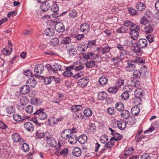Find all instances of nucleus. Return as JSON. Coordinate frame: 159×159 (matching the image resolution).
Masks as SVG:
<instances>
[{
    "label": "nucleus",
    "instance_id": "6",
    "mask_svg": "<svg viewBox=\"0 0 159 159\" xmlns=\"http://www.w3.org/2000/svg\"><path fill=\"white\" fill-rule=\"evenodd\" d=\"M58 38L59 39H62L61 41L62 44H69L71 41V39L69 36H67L66 34H60Z\"/></svg>",
    "mask_w": 159,
    "mask_h": 159
},
{
    "label": "nucleus",
    "instance_id": "13",
    "mask_svg": "<svg viewBox=\"0 0 159 159\" xmlns=\"http://www.w3.org/2000/svg\"><path fill=\"white\" fill-rule=\"evenodd\" d=\"M24 126L25 130L28 132L32 131L34 129V124L30 122H27L25 123Z\"/></svg>",
    "mask_w": 159,
    "mask_h": 159
},
{
    "label": "nucleus",
    "instance_id": "52",
    "mask_svg": "<svg viewBox=\"0 0 159 159\" xmlns=\"http://www.w3.org/2000/svg\"><path fill=\"white\" fill-rule=\"evenodd\" d=\"M23 74L24 75L26 76H31V77H34V76H35L36 77L37 76L36 75H34L30 70H26L24 71Z\"/></svg>",
    "mask_w": 159,
    "mask_h": 159
},
{
    "label": "nucleus",
    "instance_id": "15",
    "mask_svg": "<svg viewBox=\"0 0 159 159\" xmlns=\"http://www.w3.org/2000/svg\"><path fill=\"white\" fill-rule=\"evenodd\" d=\"M139 71L143 78H146L149 74V70L145 65L141 67Z\"/></svg>",
    "mask_w": 159,
    "mask_h": 159
},
{
    "label": "nucleus",
    "instance_id": "11",
    "mask_svg": "<svg viewBox=\"0 0 159 159\" xmlns=\"http://www.w3.org/2000/svg\"><path fill=\"white\" fill-rule=\"evenodd\" d=\"M74 69V66H70L67 67L66 69V71L63 73L64 76L67 77H69L72 76V72L71 71L72 70Z\"/></svg>",
    "mask_w": 159,
    "mask_h": 159
},
{
    "label": "nucleus",
    "instance_id": "24",
    "mask_svg": "<svg viewBox=\"0 0 159 159\" xmlns=\"http://www.w3.org/2000/svg\"><path fill=\"white\" fill-rule=\"evenodd\" d=\"M77 139L76 135H70L68 139V142L70 144H74L76 143L77 141Z\"/></svg>",
    "mask_w": 159,
    "mask_h": 159
},
{
    "label": "nucleus",
    "instance_id": "61",
    "mask_svg": "<svg viewBox=\"0 0 159 159\" xmlns=\"http://www.w3.org/2000/svg\"><path fill=\"white\" fill-rule=\"evenodd\" d=\"M124 83V80L118 79L116 83V86L118 88L120 87Z\"/></svg>",
    "mask_w": 159,
    "mask_h": 159
},
{
    "label": "nucleus",
    "instance_id": "39",
    "mask_svg": "<svg viewBox=\"0 0 159 159\" xmlns=\"http://www.w3.org/2000/svg\"><path fill=\"white\" fill-rule=\"evenodd\" d=\"M45 135L44 133L40 130H37L35 133L36 137L38 139H40L44 138Z\"/></svg>",
    "mask_w": 159,
    "mask_h": 159
},
{
    "label": "nucleus",
    "instance_id": "46",
    "mask_svg": "<svg viewBox=\"0 0 159 159\" xmlns=\"http://www.w3.org/2000/svg\"><path fill=\"white\" fill-rule=\"evenodd\" d=\"M129 94L128 91H126L123 92L120 95L121 98L124 100H126L129 99Z\"/></svg>",
    "mask_w": 159,
    "mask_h": 159
},
{
    "label": "nucleus",
    "instance_id": "16",
    "mask_svg": "<svg viewBox=\"0 0 159 159\" xmlns=\"http://www.w3.org/2000/svg\"><path fill=\"white\" fill-rule=\"evenodd\" d=\"M70 135V133L69 129H65L61 132V138L65 140L68 139Z\"/></svg>",
    "mask_w": 159,
    "mask_h": 159
},
{
    "label": "nucleus",
    "instance_id": "49",
    "mask_svg": "<svg viewBox=\"0 0 159 159\" xmlns=\"http://www.w3.org/2000/svg\"><path fill=\"white\" fill-rule=\"evenodd\" d=\"M41 77L43 79L44 83L46 85L50 84L52 81V78H51L52 76H50L48 77Z\"/></svg>",
    "mask_w": 159,
    "mask_h": 159
},
{
    "label": "nucleus",
    "instance_id": "25",
    "mask_svg": "<svg viewBox=\"0 0 159 159\" xmlns=\"http://www.w3.org/2000/svg\"><path fill=\"white\" fill-rule=\"evenodd\" d=\"M144 90L142 89H136L134 91V96L135 97L141 98L143 96Z\"/></svg>",
    "mask_w": 159,
    "mask_h": 159
},
{
    "label": "nucleus",
    "instance_id": "17",
    "mask_svg": "<svg viewBox=\"0 0 159 159\" xmlns=\"http://www.w3.org/2000/svg\"><path fill=\"white\" fill-rule=\"evenodd\" d=\"M152 17L153 15L152 11L147 10L145 12L141 20H149L152 19Z\"/></svg>",
    "mask_w": 159,
    "mask_h": 159
},
{
    "label": "nucleus",
    "instance_id": "54",
    "mask_svg": "<svg viewBox=\"0 0 159 159\" xmlns=\"http://www.w3.org/2000/svg\"><path fill=\"white\" fill-rule=\"evenodd\" d=\"M134 63H136L139 64H143L145 63V60L144 59H142L140 57H137L134 60H133Z\"/></svg>",
    "mask_w": 159,
    "mask_h": 159
},
{
    "label": "nucleus",
    "instance_id": "32",
    "mask_svg": "<svg viewBox=\"0 0 159 159\" xmlns=\"http://www.w3.org/2000/svg\"><path fill=\"white\" fill-rule=\"evenodd\" d=\"M72 153L73 155L75 157H79L82 153L81 150L78 147H76L73 149Z\"/></svg>",
    "mask_w": 159,
    "mask_h": 159
},
{
    "label": "nucleus",
    "instance_id": "51",
    "mask_svg": "<svg viewBox=\"0 0 159 159\" xmlns=\"http://www.w3.org/2000/svg\"><path fill=\"white\" fill-rule=\"evenodd\" d=\"M25 110L27 113L31 114L33 111V107L31 105H29L25 107Z\"/></svg>",
    "mask_w": 159,
    "mask_h": 159
},
{
    "label": "nucleus",
    "instance_id": "23",
    "mask_svg": "<svg viewBox=\"0 0 159 159\" xmlns=\"http://www.w3.org/2000/svg\"><path fill=\"white\" fill-rule=\"evenodd\" d=\"M80 29L82 32H84L86 31L88 32L89 31L90 25L86 22L84 23L81 25Z\"/></svg>",
    "mask_w": 159,
    "mask_h": 159
},
{
    "label": "nucleus",
    "instance_id": "41",
    "mask_svg": "<svg viewBox=\"0 0 159 159\" xmlns=\"http://www.w3.org/2000/svg\"><path fill=\"white\" fill-rule=\"evenodd\" d=\"M12 50L11 47H7L2 50V52L4 54L7 55L11 53Z\"/></svg>",
    "mask_w": 159,
    "mask_h": 159
},
{
    "label": "nucleus",
    "instance_id": "28",
    "mask_svg": "<svg viewBox=\"0 0 159 159\" xmlns=\"http://www.w3.org/2000/svg\"><path fill=\"white\" fill-rule=\"evenodd\" d=\"M83 107L81 105H74L70 107V110L72 112H77L82 110Z\"/></svg>",
    "mask_w": 159,
    "mask_h": 159
},
{
    "label": "nucleus",
    "instance_id": "57",
    "mask_svg": "<svg viewBox=\"0 0 159 159\" xmlns=\"http://www.w3.org/2000/svg\"><path fill=\"white\" fill-rule=\"evenodd\" d=\"M45 67L49 72L55 73V70L53 66H52L50 64H48L46 65Z\"/></svg>",
    "mask_w": 159,
    "mask_h": 159
},
{
    "label": "nucleus",
    "instance_id": "10",
    "mask_svg": "<svg viewBox=\"0 0 159 159\" xmlns=\"http://www.w3.org/2000/svg\"><path fill=\"white\" fill-rule=\"evenodd\" d=\"M11 138L13 142L14 143L22 142V140L23 139L17 133H15L12 134L11 135Z\"/></svg>",
    "mask_w": 159,
    "mask_h": 159
},
{
    "label": "nucleus",
    "instance_id": "42",
    "mask_svg": "<svg viewBox=\"0 0 159 159\" xmlns=\"http://www.w3.org/2000/svg\"><path fill=\"white\" fill-rule=\"evenodd\" d=\"M119 89L116 86H111L107 90L111 94L116 93L118 90Z\"/></svg>",
    "mask_w": 159,
    "mask_h": 159
},
{
    "label": "nucleus",
    "instance_id": "34",
    "mask_svg": "<svg viewBox=\"0 0 159 159\" xmlns=\"http://www.w3.org/2000/svg\"><path fill=\"white\" fill-rule=\"evenodd\" d=\"M146 8L145 4L143 2H138L136 6V9L138 11H142Z\"/></svg>",
    "mask_w": 159,
    "mask_h": 159
},
{
    "label": "nucleus",
    "instance_id": "48",
    "mask_svg": "<svg viewBox=\"0 0 159 159\" xmlns=\"http://www.w3.org/2000/svg\"><path fill=\"white\" fill-rule=\"evenodd\" d=\"M69 151L68 149L67 148H65L64 149H63L60 152H59L58 153H57V155H58V154L59 155H61L62 156H66L68 154Z\"/></svg>",
    "mask_w": 159,
    "mask_h": 159
},
{
    "label": "nucleus",
    "instance_id": "18",
    "mask_svg": "<svg viewBox=\"0 0 159 159\" xmlns=\"http://www.w3.org/2000/svg\"><path fill=\"white\" fill-rule=\"evenodd\" d=\"M30 91V88L27 84L22 86L20 89V93L23 95L28 94Z\"/></svg>",
    "mask_w": 159,
    "mask_h": 159
},
{
    "label": "nucleus",
    "instance_id": "22",
    "mask_svg": "<svg viewBox=\"0 0 159 159\" xmlns=\"http://www.w3.org/2000/svg\"><path fill=\"white\" fill-rule=\"evenodd\" d=\"M50 4L48 1H47L42 3L40 8L42 11H47L50 7Z\"/></svg>",
    "mask_w": 159,
    "mask_h": 159
},
{
    "label": "nucleus",
    "instance_id": "27",
    "mask_svg": "<svg viewBox=\"0 0 159 159\" xmlns=\"http://www.w3.org/2000/svg\"><path fill=\"white\" fill-rule=\"evenodd\" d=\"M87 140V136L85 134L81 135L79 136L77 139V141L81 144H84Z\"/></svg>",
    "mask_w": 159,
    "mask_h": 159
},
{
    "label": "nucleus",
    "instance_id": "5",
    "mask_svg": "<svg viewBox=\"0 0 159 159\" xmlns=\"http://www.w3.org/2000/svg\"><path fill=\"white\" fill-rule=\"evenodd\" d=\"M45 110L43 108L38 109L34 113V116H38V118L41 120H44L47 118V115L44 112Z\"/></svg>",
    "mask_w": 159,
    "mask_h": 159
},
{
    "label": "nucleus",
    "instance_id": "40",
    "mask_svg": "<svg viewBox=\"0 0 159 159\" xmlns=\"http://www.w3.org/2000/svg\"><path fill=\"white\" fill-rule=\"evenodd\" d=\"M115 108L118 111H122L124 109V105L122 102H118L115 104Z\"/></svg>",
    "mask_w": 159,
    "mask_h": 159
},
{
    "label": "nucleus",
    "instance_id": "12",
    "mask_svg": "<svg viewBox=\"0 0 159 159\" xmlns=\"http://www.w3.org/2000/svg\"><path fill=\"white\" fill-rule=\"evenodd\" d=\"M55 28L56 30L58 32H63L65 30V26L62 23L57 22L55 25Z\"/></svg>",
    "mask_w": 159,
    "mask_h": 159
},
{
    "label": "nucleus",
    "instance_id": "2",
    "mask_svg": "<svg viewBox=\"0 0 159 159\" xmlns=\"http://www.w3.org/2000/svg\"><path fill=\"white\" fill-rule=\"evenodd\" d=\"M154 20H140V24L144 25H146L144 28L145 32L147 34H149L152 32L153 28L156 25Z\"/></svg>",
    "mask_w": 159,
    "mask_h": 159
},
{
    "label": "nucleus",
    "instance_id": "50",
    "mask_svg": "<svg viewBox=\"0 0 159 159\" xmlns=\"http://www.w3.org/2000/svg\"><path fill=\"white\" fill-rule=\"evenodd\" d=\"M54 70H55V73H57L58 71L61 70V66L60 64L58 63H55L53 65Z\"/></svg>",
    "mask_w": 159,
    "mask_h": 159
},
{
    "label": "nucleus",
    "instance_id": "60",
    "mask_svg": "<svg viewBox=\"0 0 159 159\" xmlns=\"http://www.w3.org/2000/svg\"><path fill=\"white\" fill-rule=\"evenodd\" d=\"M114 135L113 137H114V140L116 141L120 140L122 139L123 136L119 133H116V134Z\"/></svg>",
    "mask_w": 159,
    "mask_h": 159
},
{
    "label": "nucleus",
    "instance_id": "53",
    "mask_svg": "<svg viewBox=\"0 0 159 159\" xmlns=\"http://www.w3.org/2000/svg\"><path fill=\"white\" fill-rule=\"evenodd\" d=\"M37 117H32L30 120L35 123L36 125L38 126H41V125H43V123H39L37 119Z\"/></svg>",
    "mask_w": 159,
    "mask_h": 159
},
{
    "label": "nucleus",
    "instance_id": "35",
    "mask_svg": "<svg viewBox=\"0 0 159 159\" xmlns=\"http://www.w3.org/2000/svg\"><path fill=\"white\" fill-rule=\"evenodd\" d=\"M140 109L138 107V106H135L131 109L132 114L134 116L138 115L140 113Z\"/></svg>",
    "mask_w": 159,
    "mask_h": 159
},
{
    "label": "nucleus",
    "instance_id": "45",
    "mask_svg": "<svg viewBox=\"0 0 159 159\" xmlns=\"http://www.w3.org/2000/svg\"><path fill=\"white\" fill-rule=\"evenodd\" d=\"M55 117H51L48 119L47 122L48 125L50 126H53L54 124H56L57 121L55 120Z\"/></svg>",
    "mask_w": 159,
    "mask_h": 159
},
{
    "label": "nucleus",
    "instance_id": "8",
    "mask_svg": "<svg viewBox=\"0 0 159 159\" xmlns=\"http://www.w3.org/2000/svg\"><path fill=\"white\" fill-rule=\"evenodd\" d=\"M134 62L131 60L128 61L127 62V66L125 67L126 70L128 72H132L136 69L135 65L134 64Z\"/></svg>",
    "mask_w": 159,
    "mask_h": 159
},
{
    "label": "nucleus",
    "instance_id": "29",
    "mask_svg": "<svg viewBox=\"0 0 159 159\" xmlns=\"http://www.w3.org/2000/svg\"><path fill=\"white\" fill-rule=\"evenodd\" d=\"M107 93L105 91H102L98 93V98L99 100H102L107 98Z\"/></svg>",
    "mask_w": 159,
    "mask_h": 159
},
{
    "label": "nucleus",
    "instance_id": "56",
    "mask_svg": "<svg viewBox=\"0 0 159 159\" xmlns=\"http://www.w3.org/2000/svg\"><path fill=\"white\" fill-rule=\"evenodd\" d=\"M50 7L51 10L53 12H57L59 9L58 6L57 4H53Z\"/></svg>",
    "mask_w": 159,
    "mask_h": 159
},
{
    "label": "nucleus",
    "instance_id": "14",
    "mask_svg": "<svg viewBox=\"0 0 159 159\" xmlns=\"http://www.w3.org/2000/svg\"><path fill=\"white\" fill-rule=\"evenodd\" d=\"M136 44L142 48H145L147 46V41L145 39H140L137 43Z\"/></svg>",
    "mask_w": 159,
    "mask_h": 159
},
{
    "label": "nucleus",
    "instance_id": "30",
    "mask_svg": "<svg viewBox=\"0 0 159 159\" xmlns=\"http://www.w3.org/2000/svg\"><path fill=\"white\" fill-rule=\"evenodd\" d=\"M117 126L120 129L124 130L126 128V122L123 120L118 121Z\"/></svg>",
    "mask_w": 159,
    "mask_h": 159
},
{
    "label": "nucleus",
    "instance_id": "26",
    "mask_svg": "<svg viewBox=\"0 0 159 159\" xmlns=\"http://www.w3.org/2000/svg\"><path fill=\"white\" fill-rule=\"evenodd\" d=\"M95 54L92 52H90L87 53L83 54V57L86 59L88 60L90 59L91 60L94 59L95 58L94 56Z\"/></svg>",
    "mask_w": 159,
    "mask_h": 159
},
{
    "label": "nucleus",
    "instance_id": "20",
    "mask_svg": "<svg viewBox=\"0 0 159 159\" xmlns=\"http://www.w3.org/2000/svg\"><path fill=\"white\" fill-rule=\"evenodd\" d=\"M124 45H122L120 44H118L116 46V48L119 50L120 54L121 55H124L127 54V52L125 49Z\"/></svg>",
    "mask_w": 159,
    "mask_h": 159
},
{
    "label": "nucleus",
    "instance_id": "4",
    "mask_svg": "<svg viewBox=\"0 0 159 159\" xmlns=\"http://www.w3.org/2000/svg\"><path fill=\"white\" fill-rule=\"evenodd\" d=\"M139 29V26L135 24L130 26L129 34L131 38L133 39H137L139 35L138 31Z\"/></svg>",
    "mask_w": 159,
    "mask_h": 159
},
{
    "label": "nucleus",
    "instance_id": "59",
    "mask_svg": "<svg viewBox=\"0 0 159 159\" xmlns=\"http://www.w3.org/2000/svg\"><path fill=\"white\" fill-rule=\"evenodd\" d=\"M84 116L82 115V113L81 112L77 113L75 112L74 115V118L77 120L80 119H83V116Z\"/></svg>",
    "mask_w": 159,
    "mask_h": 159
},
{
    "label": "nucleus",
    "instance_id": "44",
    "mask_svg": "<svg viewBox=\"0 0 159 159\" xmlns=\"http://www.w3.org/2000/svg\"><path fill=\"white\" fill-rule=\"evenodd\" d=\"M84 113L86 116L89 117L92 115L93 113L90 108H87L84 110Z\"/></svg>",
    "mask_w": 159,
    "mask_h": 159
},
{
    "label": "nucleus",
    "instance_id": "62",
    "mask_svg": "<svg viewBox=\"0 0 159 159\" xmlns=\"http://www.w3.org/2000/svg\"><path fill=\"white\" fill-rule=\"evenodd\" d=\"M134 152V149H131L130 150L129 148L126 149L124 153L125 156H129L131 154Z\"/></svg>",
    "mask_w": 159,
    "mask_h": 159
},
{
    "label": "nucleus",
    "instance_id": "47",
    "mask_svg": "<svg viewBox=\"0 0 159 159\" xmlns=\"http://www.w3.org/2000/svg\"><path fill=\"white\" fill-rule=\"evenodd\" d=\"M85 65L87 68H91L95 66V62L94 61H91L85 63Z\"/></svg>",
    "mask_w": 159,
    "mask_h": 159
},
{
    "label": "nucleus",
    "instance_id": "38",
    "mask_svg": "<svg viewBox=\"0 0 159 159\" xmlns=\"http://www.w3.org/2000/svg\"><path fill=\"white\" fill-rule=\"evenodd\" d=\"M111 48L108 45L102 47L101 50L102 54H104L108 53Z\"/></svg>",
    "mask_w": 159,
    "mask_h": 159
},
{
    "label": "nucleus",
    "instance_id": "19",
    "mask_svg": "<svg viewBox=\"0 0 159 159\" xmlns=\"http://www.w3.org/2000/svg\"><path fill=\"white\" fill-rule=\"evenodd\" d=\"M32 77L26 81V84L29 86V87L34 88L36 84V80L35 79Z\"/></svg>",
    "mask_w": 159,
    "mask_h": 159
},
{
    "label": "nucleus",
    "instance_id": "63",
    "mask_svg": "<svg viewBox=\"0 0 159 159\" xmlns=\"http://www.w3.org/2000/svg\"><path fill=\"white\" fill-rule=\"evenodd\" d=\"M96 40H93L92 41H89L87 44V48H90L93 46L96 45Z\"/></svg>",
    "mask_w": 159,
    "mask_h": 159
},
{
    "label": "nucleus",
    "instance_id": "7",
    "mask_svg": "<svg viewBox=\"0 0 159 159\" xmlns=\"http://www.w3.org/2000/svg\"><path fill=\"white\" fill-rule=\"evenodd\" d=\"M89 81V78L88 77H83L78 80L77 82V85L81 88H84L87 85Z\"/></svg>",
    "mask_w": 159,
    "mask_h": 159
},
{
    "label": "nucleus",
    "instance_id": "1",
    "mask_svg": "<svg viewBox=\"0 0 159 159\" xmlns=\"http://www.w3.org/2000/svg\"><path fill=\"white\" fill-rule=\"evenodd\" d=\"M47 139V145L49 147L51 146L54 147L56 150L55 153L57 154V153H58L60 150L61 149V144L60 142H58L57 143L56 142V140L53 138L49 137L47 136L46 137Z\"/></svg>",
    "mask_w": 159,
    "mask_h": 159
},
{
    "label": "nucleus",
    "instance_id": "43",
    "mask_svg": "<svg viewBox=\"0 0 159 159\" xmlns=\"http://www.w3.org/2000/svg\"><path fill=\"white\" fill-rule=\"evenodd\" d=\"M59 40L58 38H53L50 41V43L53 46H56L59 44Z\"/></svg>",
    "mask_w": 159,
    "mask_h": 159
},
{
    "label": "nucleus",
    "instance_id": "55",
    "mask_svg": "<svg viewBox=\"0 0 159 159\" xmlns=\"http://www.w3.org/2000/svg\"><path fill=\"white\" fill-rule=\"evenodd\" d=\"M107 112L109 115H112L115 113L116 110L113 107H109L107 110Z\"/></svg>",
    "mask_w": 159,
    "mask_h": 159
},
{
    "label": "nucleus",
    "instance_id": "31",
    "mask_svg": "<svg viewBox=\"0 0 159 159\" xmlns=\"http://www.w3.org/2000/svg\"><path fill=\"white\" fill-rule=\"evenodd\" d=\"M55 31L54 30L51 28H49L46 29L44 31V34L46 36H52L54 34Z\"/></svg>",
    "mask_w": 159,
    "mask_h": 159
},
{
    "label": "nucleus",
    "instance_id": "64",
    "mask_svg": "<svg viewBox=\"0 0 159 159\" xmlns=\"http://www.w3.org/2000/svg\"><path fill=\"white\" fill-rule=\"evenodd\" d=\"M128 10L129 13L132 16H134L137 13V11L133 8H129Z\"/></svg>",
    "mask_w": 159,
    "mask_h": 159
},
{
    "label": "nucleus",
    "instance_id": "37",
    "mask_svg": "<svg viewBox=\"0 0 159 159\" xmlns=\"http://www.w3.org/2000/svg\"><path fill=\"white\" fill-rule=\"evenodd\" d=\"M121 117L124 119L128 118L130 116L129 112L127 110H123L120 113Z\"/></svg>",
    "mask_w": 159,
    "mask_h": 159
},
{
    "label": "nucleus",
    "instance_id": "33",
    "mask_svg": "<svg viewBox=\"0 0 159 159\" xmlns=\"http://www.w3.org/2000/svg\"><path fill=\"white\" fill-rule=\"evenodd\" d=\"M108 81V78L107 76H102L101 77L98 81L99 84L101 85H104L107 84Z\"/></svg>",
    "mask_w": 159,
    "mask_h": 159
},
{
    "label": "nucleus",
    "instance_id": "21",
    "mask_svg": "<svg viewBox=\"0 0 159 159\" xmlns=\"http://www.w3.org/2000/svg\"><path fill=\"white\" fill-rule=\"evenodd\" d=\"M23 143L21 149L22 151L24 152H27L30 150V146L27 143H25V141L24 139H23L22 141Z\"/></svg>",
    "mask_w": 159,
    "mask_h": 159
},
{
    "label": "nucleus",
    "instance_id": "9",
    "mask_svg": "<svg viewBox=\"0 0 159 159\" xmlns=\"http://www.w3.org/2000/svg\"><path fill=\"white\" fill-rule=\"evenodd\" d=\"M44 70V67L42 64H38L36 65L34 68V71L36 74L41 75Z\"/></svg>",
    "mask_w": 159,
    "mask_h": 159
},
{
    "label": "nucleus",
    "instance_id": "3",
    "mask_svg": "<svg viewBox=\"0 0 159 159\" xmlns=\"http://www.w3.org/2000/svg\"><path fill=\"white\" fill-rule=\"evenodd\" d=\"M141 74L139 70H135L133 73V76L131 78L132 84L134 87L139 88L140 85V82L139 80Z\"/></svg>",
    "mask_w": 159,
    "mask_h": 159
},
{
    "label": "nucleus",
    "instance_id": "36",
    "mask_svg": "<svg viewBox=\"0 0 159 159\" xmlns=\"http://www.w3.org/2000/svg\"><path fill=\"white\" fill-rule=\"evenodd\" d=\"M131 101L135 106H138L141 104L142 100L141 98L135 97L131 99Z\"/></svg>",
    "mask_w": 159,
    "mask_h": 159
},
{
    "label": "nucleus",
    "instance_id": "58",
    "mask_svg": "<svg viewBox=\"0 0 159 159\" xmlns=\"http://www.w3.org/2000/svg\"><path fill=\"white\" fill-rule=\"evenodd\" d=\"M13 117L14 120L17 122H19L23 120L22 118L20 115L18 114H15L14 115H13Z\"/></svg>",
    "mask_w": 159,
    "mask_h": 159
}]
</instances>
